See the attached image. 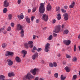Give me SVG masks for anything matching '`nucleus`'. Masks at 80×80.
<instances>
[{
  "label": "nucleus",
  "instance_id": "f257e3e1",
  "mask_svg": "<svg viewBox=\"0 0 80 80\" xmlns=\"http://www.w3.org/2000/svg\"><path fill=\"white\" fill-rule=\"evenodd\" d=\"M35 78L34 76L32 75L30 72H28L23 77L22 79L23 80H31L32 78Z\"/></svg>",
  "mask_w": 80,
  "mask_h": 80
},
{
  "label": "nucleus",
  "instance_id": "f03ea898",
  "mask_svg": "<svg viewBox=\"0 0 80 80\" xmlns=\"http://www.w3.org/2000/svg\"><path fill=\"white\" fill-rule=\"evenodd\" d=\"M45 7H44V3H41L40 6L39 8V12L41 13H43L45 12Z\"/></svg>",
  "mask_w": 80,
  "mask_h": 80
},
{
  "label": "nucleus",
  "instance_id": "7ed1b4c3",
  "mask_svg": "<svg viewBox=\"0 0 80 80\" xmlns=\"http://www.w3.org/2000/svg\"><path fill=\"white\" fill-rule=\"evenodd\" d=\"M50 44L49 43H47L44 46V50L46 52H48V51H49V49L50 48Z\"/></svg>",
  "mask_w": 80,
  "mask_h": 80
},
{
  "label": "nucleus",
  "instance_id": "20e7f679",
  "mask_svg": "<svg viewBox=\"0 0 80 80\" xmlns=\"http://www.w3.org/2000/svg\"><path fill=\"white\" fill-rule=\"evenodd\" d=\"M38 69L35 68L34 69L31 70L30 72L32 73L33 75H35L37 74V72H38Z\"/></svg>",
  "mask_w": 80,
  "mask_h": 80
},
{
  "label": "nucleus",
  "instance_id": "39448f33",
  "mask_svg": "<svg viewBox=\"0 0 80 80\" xmlns=\"http://www.w3.org/2000/svg\"><path fill=\"white\" fill-rule=\"evenodd\" d=\"M60 25H58L56 27V28L54 30L53 32L55 33H58L60 30Z\"/></svg>",
  "mask_w": 80,
  "mask_h": 80
},
{
  "label": "nucleus",
  "instance_id": "423d86ee",
  "mask_svg": "<svg viewBox=\"0 0 80 80\" xmlns=\"http://www.w3.org/2000/svg\"><path fill=\"white\" fill-rule=\"evenodd\" d=\"M63 43L66 45H69L71 43V41L69 40H63Z\"/></svg>",
  "mask_w": 80,
  "mask_h": 80
},
{
  "label": "nucleus",
  "instance_id": "0eeeda50",
  "mask_svg": "<svg viewBox=\"0 0 80 80\" xmlns=\"http://www.w3.org/2000/svg\"><path fill=\"white\" fill-rule=\"evenodd\" d=\"M23 26L20 24H18L17 25V27L16 28V30L18 31H19V30H23Z\"/></svg>",
  "mask_w": 80,
  "mask_h": 80
},
{
  "label": "nucleus",
  "instance_id": "6e6552de",
  "mask_svg": "<svg viewBox=\"0 0 80 80\" xmlns=\"http://www.w3.org/2000/svg\"><path fill=\"white\" fill-rule=\"evenodd\" d=\"M13 52H10L8 51L6 52V53L5 54V56L6 57H8V56H13Z\"/></svg>",
  "mask_w": 80,
  "mask_h": 80
},
{
  "label": "nucleus",
  "instance_id": "1a4fd4ad",
  "mask_svg": "<svg viewBox=\"0 0 80 80\" xmlns=\"http://www.w3.org/2000/svg\"><path fill=\"white\" fill-rule=\"evenodd\" d=\"M48 19V17L47 14H44L42 16V20H44L45 22H47Z\"/></svg>",
  "mask_w": 80,
  "mask_h": 80
},
{
  "label": "nucleus",
  "instance_id": "9d476101",
  "mask_svg": "<svg viewBox=\"0 0 80 80\" xmlns=\"http://www.w3.org/2000/svg\"><path fill=\"white\" fill-rule=\"evenodd\" d=\"M7 62H8V64L9 65V66H12L13 63V61L10 60V59L7 60Z\"/></svg>",
  "mask_w": 80,
  "mask_h": 80
},
{
  "label": "nucleus",
  "instance_id": "9b49d317",
  "mask_svg": "<svg viewBox=\"0 0 80 80\" xmlns=\"http://www.w3.org/2000/svg\"><path fill=\"white\" fill-rule=\"evenodd\" d=\"M38 54L37 52H36L32 56V58L33 60H35L36 58H38Z\"/></svg>",
  "mask_w": 80,
  "mask_h": 80
},
{
  "label": "nucleus",
  "instance_id": "f8f14e48",
  "mask_svg": "<svg viewBox=\"0 0 80 80\" xmlns=\"http://www.w3.org/2000/svg\"><path fill=\"white\" fill-rule=\"evenodd\" d=\"M63 16H64V19L65 20H68V14L67 13H64L63 14Z\"/></svg>",
  "mask_w": 80,
  "mask_h": 80
},
{
  "label": "nucleus",
  "instance_id": "ddd939ff",
  "mask_svg": "<svg viewBox=\"0 0 80 80\" xmlns=\"http://www.w3.org/2000/svg\"><path fill=\"white\" fill-rule=\"evenodd\" d=\"M3 6L6 8L8 6H9V3L7 2V0L5 1L4 2Z\"/></svg>",
  "mask_w": 80,
  "mask_h": 80
},
{
  "label": "nucleus",
  "instance_id": "4468645a",
  "mask_svg": "<svg viewBox=\"0 0 80 80\" xmlns=\"http://www.w3.org/2000/svg\"><path fill=\"white\" fill-rule=\"evenodd\" d=\"M8 77H14L15 76V73L13 72H11L8 73Z\"/></svg>",
  "mask_w": 80,
  "mask_h": 80
},
{
  "label": "nucleus",
  "instance_id": "2eb2a0df",
  "mask_svg": "<svg viewBox=\"0 0 80 80\" xmlns=\"http://www.w3.org/2000/svg\"><path fill=\"white\" fill-rule=\"evenodd\" d=\"M47 9L48 11H50V10H51V9H52V7L50 5V4L49 3L48 5H47Z\"/></svg>",
  "mask_w": 80,
  "mask_h": 80
},
{
  "label": "nucleus",
  "instance_id": "dca6fc26",
  "mask_svg": "<svg viewBox=\"0 0 80 80\" xmlns=\"http://www.w3.org/2000/svg\"><path fill=\"white\" fill-rule=\"evenodd\" d=\"M15 60L17 63H20V62H21V59H20V58L18 56L16 57Z\"/></svg>",
  "mask_w": 80,
  "mask_h": 80
},
{
  "label": "nucleus",
  "instance_id": "f3484780",
  "mask_svg": "<svg viewBox=\"0 0 80 80\" xmlns=\"http://www.w3.org/2000/svg\"><path fill=\"white\" fill-rule=\"evenodd\" d=\"M21 53L22 54H23V57L24 58L25 57V55H26V54L27 53V52L25 50H23L22 51Z\"/></svg>",
  "mask_w": 80,
  "mask_h": 80
},
{
  "label": "nucleus",
  "instance_id": "a211bd4d",
  "mask_svg": "<svg viewBox=\"0 0 80 80\" xmlns=\"http://www.w3.org/2000/svg\"><path fill=\"white\" fill-rule=\"evenodd\" d=\"M21 34V37L23 38L24 37V31L23 29H22L20 32Z\"/></svg>",
  "mask_w": 80,
  "mask_h": 80
},
{
  "label": "nucleus",
  "instance_id": "6ab92c4d",
  "mask_svg": "<svg viewBox=\"0 0 80 80\" xmlns=\"http://www.w3.org/2000/svg\"><path fill=\"white\" fill-rule=\"evenodd\" d=\"M74 6H75V2H73L69 6V8H73Z\"/></svg>",
  "mask_w": 80,
  "mask_h": 80
},
{
  "label": "nucleus",
  "instance_id": "aec40b11",
  "mask_svg": "<svg viewBox=\"0 0 80 80\" xmlns=\"http://www.w3.org/2000/svg\"><path fill=\"white\" fill-rule=\"evenodd\" d=\"M52 38H53V36H52V35H51L48 38L47 40H48L50 41V40H52Z\"/></svg>",
  "mask_w": 80,
  "mask_h": 80
},
{
  "label": "nucleus",
  "instance_id": "412c9836",
  "mask_svg": "<svg viewBox=\"0 0 80 80\" xmlns=\"http://www.w3.org/2000/svg\"><path fill=\"white\" fill-rule=\"evenodd\" d=\"M77 78V76L76 75H74L73 76L72 78V80H76Z\"/></svg>",
  "mask_w": 80,
  "mask_h": 80
},
{
  "label": "nucleus",
  "instance_id": "4be33fe9",
  "mask_svg": "<svg viewBox=\"0 0 80 80\" xmlns=\"http://www.w3.org/2000/svg\"><path fill=\"white\" fill-rule=\"evenodd\" d=\"M57 15L58 16L57 18L58 20H60L61 19V15L59 13Z\"/></svg>",
  "mask_w": 80,
  "mask_h": 80
},
{
  "label": "nucleus",
  "instance_id": "5701e85b",
  "mask_svg": "<svg viewBox=\"0 0 80 80\" xmlns=\"http://www.w3.org/2000/svg\"><path fill=\"white\" fill-rule=\"evenodd\" d=\"M12 18V14H9L8 15V18L9 20H11Z\"/></svg>",
  "mask_w": 80,
  "mask_h": 80
},
{
  "label": "nucleus",
  "instance_id": "b1692460",
  "mask_svg": "<svg viewBox=\"0 0 80 80\" xmlns=\"http://www.w3.org/2000/svg\"><path fill=\"white\" fill-rule=\"evenodd\" d=\"M69 32V31H68V29H66L63 32V34H68V32Z\"/></svg>",
  "mask_w": 80,
  "mask_h": 80
},
{
  "label": "nucleus",
  "instance_id": "393cba45",
  "mask_svg": "<svg viewBox=\"0 0 80 80\" xmlns=\"http://www.w3.org/2000/svg\"><path fill=\"white\" fill-rule=\"evenodd\" d=\"M26 20L27 22L28 23H30V18H26Z\"/></svg>",
  "mask_w": 80,
  "mask_h": 80
},
{
  "label": "nucleus",
  "instance_id": "a878e982",
  "mask_svg": "<svg viewBox=\"0 0 80 80\" xmlns=\"http://www.w3.org/2000/svg\"><path fill=\"white\" fill-rule=\"evenodd\" d=\"M7 44L6 43H3L2 45V47L3 48H6L7 47Z\"/></svg>",
  "mask_w": 80,
  "mask_h": 80
},
{
  "label": "nucleus",
  "instance_id": "bb28decb",
  "mask_svg": "<svg viewBox=\"0 0 80 80\" xmlns=\"http://www.w3.org/2000/svg\"><path fill=\"white\" fill-rule=\"evenodd\" d=\"M20 18H19V20H22V19H23V18L24 17L23 16V13H21L20 14Z\"/></svg>",
  "mask_w": 80,
  "mask_h": 80
},
{
  "label": "nucleus",
  "instance_id": "cd10ccee",
  "mask_svg": "<svg viewBox=\"0 0 80 80\" xmlns=\"http://www.w3.org/2000/svg\"><path fill=\"white\" fill-rule=\"evenodd\" d=\"M24 46L26 48H28V44L27 43H25L24 44Z\"/></svg>",
  "mask_w": 80,
  "mask_h": 80
},
{
  "label": "nucleus",
  "instance_id": "c85d7f7f",
  "mask_svg": "<svg viewBox=\"0 0 80 80\" xmlns=\"http://www.w3.org/2000/svg\"><path fill=\"white\" fill-rule=\"evenodd\" d=\"M65 70H66L67 72H70V69L68 68V67H66L65 68Z\"/></svg>",
  "mask_w": 80,
  "mask_h": 80
},
{
  "label": "nucleus",
  "instance_id": "c756f323",
  "mask_svg": "<svg viewBox=\"0 0 80 80\" xmlns=\"http://www.w3.org/2000/svg\"><path fill=\"white\" fill-rule=\"evenodd\" d=\"M36 10H37V7H34L32 9V13H34V12H35Z\"/></svg>",
  "mask_w": 80,
  "mask_h": 80
},
{
  "label": "nucleus",
  "instance_id": "7c9ffc66",
  "mask_svg": "<svg viewBox=\"0 0 80 80\" xmlns=\"http://www.w3.org/2000/svg\"><path fill=\"white\" fill-rule=\"evenodd\" d=\"M65 78H66V77H63V75H61V80H65Z\"/></svg>",
  "mask_w": 80,
  "mask_h": 80
},
{
  "label": "nucleus",
  "instance_id": "2f4dec72",
  "mask_svg": "<svg viewBox=\"0 0 80 80\" xmlns=\"http://www.w3.org/2000/svg\"><path fill=\"white\" fill-rule=\"evenodd\" d=\"M77 60V58H76V57H74L72 59V61L74 62H76Z\"/></svg>",
  "mask_w": 80,
  "mask_h": 80
},
{
  "label": "nucleus",
  "instance_id": "473e14b6",
  "mask_svg": "<svg viewBox=\"0 0 80 80\" xmlns=\"http://www.w3.org/2000/svg\"><path fill=\"white\" fill-rule=\"evenodd\" d=\"M7 12V8H4L3 10V13H6Z\"/></svg>",
  "mask_w": 80,
  "mask_h": 80
},
{
  "label": "nucleus",
  "instance_id": "72a5a7b5",
  "mask_svg": "<svg viewBox=\"0 0 80 80\" xmlns=\"http://www.w3.org/2000/svg\"><path fill=\"white\" fill-rule=\"evenodd\" d=\"M56 12H60V7H58L56 8Z\"/></svg>",
  "mask_w": 80,
  "mask_h": 80
},
{
  "label": "nucleus",
  "instance_id": "f704fd0d",
  "mask_svg": "<svg viewBox=\"0 0 80 80\" xmlns=\"http://www.w3.org/2000/svg\"><path fill=\"white\" fill-rule=\"evenodd\" d=\"M61 12H62V13H66V11L65 9H61Z\"/></svg>",
  "mask_w": 80,
  "mask_h": 80
},
{
  "label": "nucleus",
  "instance_id": "c9c22d12",
  "mask_svg": "<svg viewBox=\"0 0 80 80\" xmlns=\"http://www.w3.org/2000/svg\"><path fill=\"white\" fill-rule=\"evenodd\" d=\"M10 30H11V27L9 26L7 28V31H8V32H10Z\"/></svg>",
  "mask_w": 80,
  "mask_h": 80
},
{
  "label": "nucleus",
  "instance_id": "e433bc0d",
  "mask_svg": "<svg viewBox=\"0 0 80 80\" xmlns=\"http://www.w3.org/2000/svg\"><path fill=\"white\" fill-rule=\"evenodd\" d=\"M53 66H54L55 67H57V63L56 62H53Z\"/></svg>",
  "mask_w": 80,
  "mask_h": 80
},
{
  "label": "nucleus",
  "instance_id": "4c0bfd02",
  "mask_svg": "<svg viewBox=\"0 0 80 80\" xmlns=\"http://www.w3.org/2000/svg\"><path fill=\"white\" fill-rule=\"evenodd\" d=\"M54 77L56 78H58V73H55L54 74Z\"/></svg>",
  "mask_w": 80,
  "mask_h": 80
},
{
  "label": "nucleus",
  "instance_id": "58836bf2",
  "mask_svg": "<svg viewBox=\"0 0 80 80\" xmlns=\"http://www.w3.org/2000/svg\"><path fill=\"white\" fill-rule=\"evenodd\" d=\"M52 22L53 23V24H54V23H55L57 22V20L55 19H53L52 21Z\"/></svg>",
  "mask_w": 80,
  "mask_h": 80
},
{
  "label": "nucleus",
  "instance_id": "ea45409f",
  "mask_svg": "<svg viewBox=\"0 0 80 80\" xmlns=\"http://www.w3.org/2000/svg\"><path fill=\"white\" fill-rule=\"evenodd\" d=\"M11 26L12 27H14V26H15V23L13 22H11Z\"/></svg>",
  "mask_w": 80,
  "mask_h": 80
},
{
  "label": "nucleus",
  "instance_id": "a19ab883",
  "mask_svg": "<svg viewBox=\"0 0 80 80\" xmlns=\"http://www.w3.org/2000/svg\"><path fill=\"white\" fill-rule=\"evenodd\" d=\"M28 43L29 45L32 44V43H33V41H30L28 42Z\"/></svg>",
  "mask_w": 80,
  "mask_h": 80
},
{
  "label": "nucleus",
  "instance_id": "79ce46f5",
  "mask_svg": "<svg viewBox=\"0 0 80 80\" xmlns=\"http://www.w3.org/2000/svg\"><path fill=\"white\" fill-rule=\"evenodd\" d=\"M49 66L51 67H53V65L52 63H49Z\"/></svg>",
  "mask_w": 80,
  "mask_h": 80
},
{
  "label": "nucleus",
  "instance_id": "37998d69",
  "mask_svg": "<svg viewBox=\"0 0 80 80\" xmlns=\"http://www.w3.org/2000/svg\"><path fill=\"white\" fill-rule=\"evenodd\" d=\"M66 58H70L71 57L70 56V55H68V54H67L66 55Z\"/></svg>",
  "mask_w": 80,
  "mask_h": 80
},
{
  "label": "nucleus",
  "instance_id": "c03bdc74",
  "mask_svg": "<svg viewBox=\"0 0 80 80\" xmlns=\"http://www.w3.org/2000/svg\"><path fill=\"white\" fill-rule=\"evenodd\" d=\"M42 48H39L37 49V51L38 52H40L41 51H42Z\"/></svg>",
  "mask_w": 80,
  "mask_h": 80
},
{
  "label": "nucleus",
  "instance_id": "a18cd8bd",
  "mask_svg": "<svg viewBox=\"0 0 80 80\" xmlns=\"http://www.w3.org/2000/svg\"><path fill=\"white\" fill-rule=\"evenodd\" d=\"M31 21H32V22H33V20L34 18H35V17L33 16H32L31 17Z\"/></svg>",
  "mask_w": 80,
  "mask_h": 80
},
{
  "label": "nucleus",
  "instance_id": "49530a36",
  "mask_svg": "<svg viewBox=\"0 0 80 80\" xmlns=\"http://www.w3.org/2000/svg\"><path fill=\"white\" fill-rule=\"evenodd\" d=\"M76 50H77V47H76V45H74V51L76 52Z\"/></svg>",
  "mask_w": 80,
  "mask_h": 80
},
{
  "label": "nucleus",
  "instance_id": "de8ad7c7",
  "mask_svg": "<svg viewBox=\"0 0 80 80\" xmlns=\"http://www.w3.org/2000/svg\"><path fill=\"white\" fill-rule=\"evenodd\" d=\"M53 36L54 37H56L57 36V34L55 33H53Z\"/></svg>",
  "mask_w": 80,
  "mask_h": 80
},
{
  "label": "nucleus",
  "instance_id": "09e8293b",
  "mask_svg": "<svg viewBox=\"0 0 80 80\" xmlns=\"http://www.w3.org/2000/svg\"><path fill=\"white\" fill-rule=\"evenodd\" d=\"M20 3H21V0H18V4H20Z\"/></svg>",
  "mask_w": 80,
  "mask_h": 80
},
{
  "label": "nucleus",
  "instance_id": "8fccbe9b",
  "mask_svg": "<svg viewBox=\"0 0 80 80\" xmlns=\"http://www.w3.org/2000/svg\"><path fill=\"white\" fill-rule=\"evenodd\" d=\"M29 47H30V48H32V47H33V45L32 44H29Z\"/></svg>",
  "mask_w": 80,
  "mask_h": 80
},
{
  "label": "nucleus",
  "instance_id": "3c124183",
  "mask_svg": "<svg viewBox=\"0 0 80 80\" xmlns=\"http://www.w3.org/2000/svg\"><path fill=\"white\" fill-rule=\"evenodd\" d=\"M36 38V36L35 35H33V40H35Z\"/></svg>",
  "mask_w": 80,
  "mask_h": 80
},
{
  "label": "nucleus",
  "instance_id": "603ef678",
  "mask_svg": "<svg viewBox=\"0 0 80 80\" xmlns=\"http://www.w3.org/2000/svg\"><path fill=\"white\" fill-rule=\"evenodd\" d=\"M64 8L65 9H67L68 8V6H64Z\"/></svg>",
  "mask_w": 80,
  "mask_h": 80
},
{
  "label": "nucleus",
  "instance_id": "864d4df0",
  "mask_svg": "<svg viewBox=\"0 0 80 80\" xmlns=\"http://www.w3.org/2000/svg\"><path fill=\"white\" fill-rule=\"evenodd\" d=\"M38 78H39L38 77H36L34 79L35 80H38Z\"/></svg>",
  "mask_w": 80,
  "mask_h": 80
},
{
  "label": "nucleus",
  "instance_id": "5fc2aeb1",
  "mask_svg": "<svg viewBox=\"0 0 80 80\" xmlns=\"http://www.w3.org/2000/svg\"><path fill=\"white\" fill-rule=\"evenodd\" d=\"M33 50H37V48H36V47L35 46H34L33 48Z\"/></svg>",
  "mask_w": 80,
  "mask_h": 80
},
{
  "label": "nucleus",
  "instance_id": "6e6d98bb",
  "mask_svg": "<svg viewBox=\"0 0 80 80\" xmlns=\"http://www.w3.org/2000/svg\"><path fill=\"white\" fill-rule=\"evenodd\" d=\"M28 13H30V12H31V9H28Z\"/></svg>",
  "mask_w": 80,
  "mask_h": 80
},
{
  "label": "nucleus",
  "instance_id": "4d7b16f0",
  "mask_svg": "<svg viewBox=\"0 0 80 80\" xmlns=\"http://www.w3.org/2000/svg\"><path fill=\"white\" fill-rule=\"evenodd\" d=\"M36 22V23H38V22H39V19H37Z\"/></svg>",
  "mask_w": 80,
  "mask_h": 80
},
{
  "label": "nucleus",
  "instance_id": "13d9d810",
  "mask_svg": "<svg viewBox=\"0 0 80 80\" xmlns=\"http://www.w3.org/2000/svg\"><path fill=\"white\" fill-rule=\"evenodd\" d=\"M58 56L59 57H60L61 56V54H60V53H59L58 54Z\"/></svg>",
  "mask_w": 80,
  "mask_h": 80
},
{
  "label": "nucleus",
  "instance_id": "bf43d9fd",
  "mask_svg": "<svg viewBox=\"0 0 80 80\" xmlns=\"http://www.w3.org/2000/svg\"><path fill=\"white\" fill-rule=\"evenodd\" d=\"M3 30H4V28H2L1 29H0V32H1V30L3 31Z\"/></svg>",
  "mask_w": 80,
  "mask_h": 80
},
{
  "label": "nucleus",
  "instance_id": "052dcab7",
  "mask_svg": "<svg viewBox=\"0 0 80 80\" xmlns=\"http://www.w3.org/2000/svg\"><path fill=\"white\" fill-rule=\"evenodd\" d=\"M51 71H48V73L49 75H50V74H51Z\"/></svg>",
  "mask_w": 80,
  "mask_h": 80
},
{
  "label": "nucleus",
  "instance_id": "680f3d73",
  "mask_svg": "<svg viewBox=\"0 0 80 80\" xmlns=\"http://www.w3.org/2000/svg\"><path fill=\"white\" fill-rule=\"evenodd\" d=\"M63 65H65V64H66V62L63 61Z\"/></svg>",
  "mask_w": 80,
  "mask_h": 80
},
{
  "label": "nucleus",
  "instance_id": "e2e57ef3",
  "mask_svg": "<svg viewBox=\"0 0 80 80\" xmlns=\"http://www.w3.org/2000/svg\"><path fill=\"white\" fill-rule=\"evenodd\" d=\"M18 18H19V19L20 20V15H18Z\"/></svg>",
  "mask_w": 80,
  "mask_h": 80
},
{
  "label": "nucleus",
  "instance_id": "0e129e2a",
  "mask_svg": "<svg viewBox=\"0 0 80 80\" xmlns=\"http://www.w3.org/2000/svg\"><path fill=\"white\" fill-rule=\"evenodd\" d=\"M3 33H4V34H6V33H7V31H4L3 32Z\"/></svg>",
  "mask_w": 80,
  "mask_h": 80
},
{
  "label": "nucleus",
  "instance_id": "69168bd1",
  "mask_svg": "<svg viewBox=\"0 0 80 80\" xmlns=\"http://www.w3.org/2000/svg\"><path fill=\"white\" fill-rule=\"evenodd\" d=\"M78 38L80 39V34H79V35L78 36Z\"/></svg>",
  "mask_w": 80,
  "mask_h": 80
},
{
  "label": "nucleus",
  "instance_id": "338daca9",
  "mask_svg": "<svg viewBox=\"0 0 80 80\" xmlns=\"http://www.w3.org/2000/svg\"><path fill=\"white\" fill-rule=\"evenodd\" d=\"M42 63H44V60H42Z\"/></svg>",
  "mask_w": 80,
  "mask_h": 80
},
{
  "label": "nucleus",
  "instance_id": "774afa93",
  "mask_svg": "<svg viewBox=\"0 0 80 80\" xmlns=\"http://www.w3.org/2000/svg\"><path fill=\"white\" fill-rule=\"evenodd\" d=\"M39 80H44L42 78H40L39 79Z\"/></svg>",
  "mask_w": 80,
  "mask_h": 80
}]
</instances>
